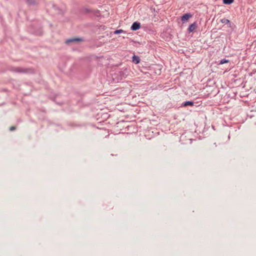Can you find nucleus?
I'll return each mask as SVG.
<instances>
[{
    "instance_id": "f257e3e1",
    "label": "nucleus",
    "mask_w": 256,
    "mask_h": 256,
    "mask_svg": "<svg viewBox=\"0 0 256 256\" xmlns=\"http://www.w3.org/2000/svg\"><path fill=\"white\" fill-rule=\"evenodd\" d=\"M10 70L14 72L23 74H34V69L32 68L12 67Z\"/></svg>"
},
{
    "instance_id": "f03ea898",
    "label": "nucleus",
    "mask_w": 256,
    "mask_h": 256,
    "mask_svg": "<svg viewBox=\"0 0 256 256\" xmlns=\"http://www.w3.org/2000/svg\"><path fill=\"white\" fill-rule=\"evenodd\" d=\"M140 28V24L138 22H134L131 26V30H136Z\"/></svg>"
},
{
    "instance_id": "7ed1b4c3",
    "label": "nucleus",
    "mask_w": 256,
    "mask_h": 256,
    "mask_svg": "<svg viewBox=\"0 0 256 256\" xmlns=\"http://www.w3.org/2000/svg\"><path fill=\"white\" fill-rule=\"evenodd\" d=\"M82 40H83L80 38H70V39L67 40L66 41V43L68 44H70V43L72 42H82Z\"/></svg>"
},
{
    "instance_id": "20e7f679",
    "label": "nucleus",
    "mask_w": 256,
    "mask_h": 256,
    "mask_svg": "<svg viewBox=\"0 0 256 256\" xmlns=\"http://www.w3.org/2000/svg\"><path fill=\"white\" fill-rule=\"evenodd\" d=\"M192 16V15L190 14H186L182 16V21L184 22L187 21Z\"/></svg>"
},
{
    "instance_id": "39448f33",
    "label": "nucleus",
    "mask_w": 256,
    "mask_h": 256,
    "mask_svg": "<svg viewBox=\"0 0 256 256\" xmlns=\"http://www.w3.org/2000/svg\"><path fill=\"white\" fill-rule=\"evenodd\" d=\"M196 28H197V24L196 22H194L188 28V30L189 31V32H192L195 30H196Z\"/></svg>"
},
{
    "instance_id": "423d86ee",
    "label": "nucleus",
    "mask_w": 256,
    "mask_h": 256,
    "mask_svg": "<svg viewBox=\"0 0 256 256\" xmlns=\"http://www.w3.org/2000/svg\"><path fill=\"white\" fill-rule=\"evenodd\" d=\"M140 62V58L138 56H134L132 57V62L136 64H138Z\"/></svg>"
},
{
    "instance_id": "0eeeda50",
    "label": "nucleus",
    "mask_w": 256,
    "mask_h": 256,
    "mask_svg": "<svg viewBox=\"0 0 256 256\" xmlns=\"http://www.w3.org/2000/svg\"><path fill=\"white\" fill-rule=\"evenodd\" d=\"M26 2L28 5H36L37 4L36 0H26Z\"/></svg>"
},
{
    "instance_id": "6e6552de",
    "label": "nucleus",
    "mask_w": 256,
    "mask_h": 256,
    "mask_svg": "<svg viewBox=\"0 0 256 256\" xmlns=\"http://www.w3.org/2000/svg\"><path fill=\"white\" fill-rule=\"evenodd\" d=\"M194 105V102L192 101L185 102L182 104V106H193Z\"/></svg>"
},
{
    "instance_id": "1a4fd4ad",
    "label": "nucleus",
    "mask_w": 256,
    "mask_h": 256,
    "mask_svg": "<svg viewBox=\"0 0 256 256\" xmlns=\"http://www.w3.org/2000/svg\"><path fill=\"white\" fill-rule=\"evenodd\" d=\"M220 22L224 24H228L230 22V21L226 18H224L220 20Z\"/></svg>"
},
{
    "instance_id": "9d476101",
    "label": "nucleus",
    "mask_w": 256,
    "mask_h": 256,
    "mask_svg": "<svg viewBox=\"0 0 256 256\" xmlns=\"http://www.w3.org/2000/svg\"><path fill=\"white\" fill-rule=\"evenodd\" d=\"M229 62V60H226V59H222V60H220L219 62V63L218 64H224L225 63H228Z\"/></svg>"
},
{
    "instance_id": "9b49d317",
    "label": "nucleus",
    "mask_w": 256,
    "mask_h": 256,
    "mask_svg": "<svg viewBox=\"0 0 256 256\" xmlns=\"http://www.w3.org/2000/svg\"><path fill=\"white\" fill-rule=\"evenodd\" d=\"M234 0H223V2L226 4H230L234 2Z\"/></svg>"
},
{
    "instance_id": "f8f14e48",
    "label": "nucleus",
    "mask_w": 256,
    "mask_h": 256,
    "mask_svg": "<svg viewBox=\"0 0 256 256\" xmlns=\"http://www.w3.org/2000/svg\"><path fill=\"white\" fill-rule=\"evenodd\" d=\"M124 31L122 30H118L114 32V34H119L124 32Z\"/></svg>"
},
{
    "instance_id": "ddd939ff",
    "label": "nucleus",
    "mask_w": 256,
    "mask_h": 256,
    "mask_svg": "<svg viewBox=\"0 0 256 256\" xmlns=\"http://www.w3.org/2000/svg\"><path fill=\"white\" fill-rule=\"evenodd\" d=\"M16 130V126H12L10 128V131H13V130Z\"/></svg>"
}]
</instances>
